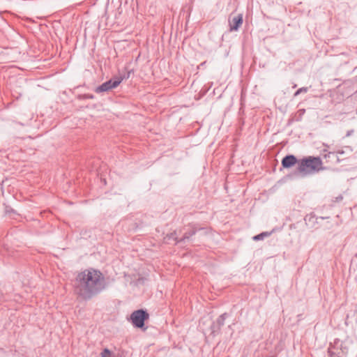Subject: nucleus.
I'll return each instance as SVG.
<instances>
[{
  "label": "nucleus",
  "mask_w": 357,
  "mask_h": 357,
  "mask_svg": "<svg viewBox=\"0 0 357 357\" xmlns=\"http://www.w3.org/2000/svg\"><path fill=\"white\" fill-rule=\"evenodd\" d=\"M172 238L174 240V241H175V242H176V241H177V240H176V239H177V238L176 237V233H175V232H174V233H172V234H170L167 235V236L164 238V242H165V243H169V241H170Z\"/></svg>",
  "instance_id": "obj_7"
},
{
  "label": "nucleus",
  "mask_w": 357,
  "mask_h": 357,
  "mask_svg": "<svg viewBox=\"0 0 357 357\" xmlns=\"http://www.w3.org/2000/svg\"><path fill=\"white\" fill-rule=\"evenodd\" d=\"M324 169L319 157L308 156L298 162V171L303 175L312 174Z\"/></svg>",
  "instance_id": "obj_2"
},
{
  "label": "nucleus",
  "mask_w": 357,
  "mask_h": 357,
  "mask_svg": "<svg viewBox=\"0 0 357 357\" xmlns=\"http://www.w3.org/2000/svg\"><path fill=\"white\" fill-rule=\"evenodd\" d=\"M104 281L105 277L99 270L93 268L84 269L76 276L75 293L80 299H90L100 291Z\"/></svg>",
  "instance_id": "obj_1"
},
{
  "label": "nucleus",
  "mask_w": 357,
  "mask_h": 357,
  "mask_svg": "<svg viewBox=\"0 0 357 357\" xmlns=\"http://www.w3.org/2000/svg\"><path fill=\"white\" fill-rule=\"evenodd\" d=\"M123 77H119L115 78L114 80L113 79L109 80V81L102 84L100 86H98L96 89V91L97 93H100V92L107 91L110 89H114V88L117 87L121 84V82L123 81Z\"/></svg>",
  "instance_id": "obj_4"
},
{
  "label": "nucleus",
  "mask_w": 357,
  "mask_h": 357,
  "mask_svg": "<svg viewBox=\"0 0 357 357\" xmlns=\"http://www.w3.org/2000/svg\"><path fill=\"white\" fill-rule=\"evenodd\" d=\"M101 357H112V354L111 351L108 349H105L100 354Z\"/></svg>",
  "instance_id": "obj_8"
},
{
  "label": "nucleus",
  "mask_w": 357,
  "mask_h": 357,
  "mask_svg": "<svg viewBox=\"0 0 357 357\" xmlns=\"http://www.w3.org/2000/svg\"><path fill=\"white\" fill-rule=\"evenodd\" d=\"M266 235L267 234L266 233H262L261 234H259V235H257V236H254L253 239L255 241L261 240V239H262L264 236H266Z\"/></svg>",
  "instance_id": "obj_9"
},
{
  "label": "nucleus",
  "mask_w": 357,
  "mask_h": 357,
  "mask_svg": "<svg viewBox=\"0 0 357 357\" xmlns=\"http://www.w3.org/2000/svg\"><path fill=\"white\" fill-rule=\"evenodd\" d=\"M149 314L143 310H138L133 312L130 315L132 324L137 328H142L144 321L149 319Z\"/></svg>",
  "instance_id": "obj_3"
},
{
  "label": "nucleus",
  "mask_w": 357,
  "mask_h": 357,
  "mask_svg": "<svg viewBox=\"0 0 357 357\" xmlns=\"http://www.w3.org/2000/svg\"><path fill=\"white\" fill-rule=\"evenodd\" d=\"M297 162L296 158L293 155H287L282 160V165L284 168H289Z\"/></svg>",
  "instance_id": "obj_6"
},
{
  "label": "nucleus",
  "mask_w": 357,
  "mask_h": 357,
  "mask_svg": "<svg viewBox=\"0 0 357 357\" xmlns=\"http://www.w3.org/2000/svg\"><path fill=\"white\" fill-rule=\"evenodd\" d=\"M301 91H302V89H299L298 91H297L296 94L300 93Z\"/></svg>",
  "instance_id": "obj_10"
},
{
  "label": "nucleus",
  "mask_w": 357,
  "mask_h": 357,
  "mask_svg": "<svg viewBox=\"0 0 357 357\" xmlns=\"http://www.w3.org/2000/svg\"><path fill=\"white\" fill-rule=\"evenodd\" d=\"M229 23L230 26V31H237L243 23L242 15H238L236 16H234L233 18L229 20Z\"/></svg>",
  "instance_id": "obj_5"
}]
</instances>
